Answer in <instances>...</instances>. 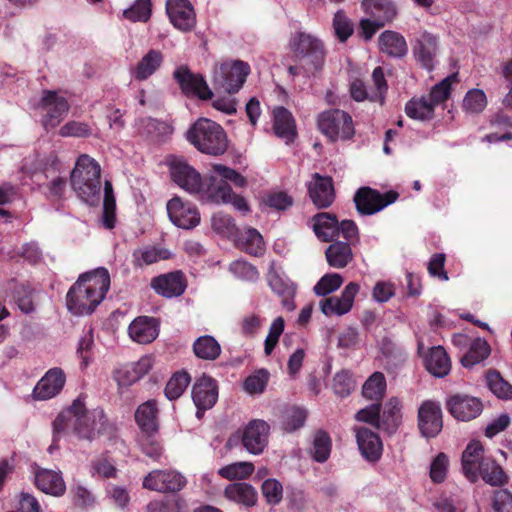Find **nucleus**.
Segmentation results:
<instances>
[{"label": "nucleus", "instance_id": "19", "mask_svg": "<svg viewBox=\"0 0 512 512\" xmlns=\"http://www.w3.org/2000/svg\"><path fill=\"white\" fill-rule=\"evenodd\" d=\"M446 408L457 420L470 421L481 414L483 404L481 400L476 397L455 394L447 399Z\"/></svg>", "mask_w": 512, "mask_h": 512}, {"label": "nucleus", "instance_id": "22", "mask_svg": "<svg viewBox=\"0 0 512 512\" xmlns=\"http://www.w3.org/2000/svg\"><path fill=\"white\" fill-rule=\"evenodd\" d=\"M308 194L318 209L330 207L335 200L332 177L322 176L319 173L313 174V179L308 185Z\"/></svg>", "mask_w": 512, "mask_h": 512}, {"label": "nucleus", "instance_id": "48", "mask_svg": "<svg viewBox=\"0 0 512 512\" xmlns=\"http://www.w3.org/2000/svg\"><path fill=\"white\" fill-rule=\"evenodd\" d=\"M332 440L324 430H317L314 434L311 457L318 463H324L330 457Z\"/></svg>", "mask_w": 512, "mask_h": 512}, {"label": "nucleus", "instance_id": "32", "mask_svg": "<svg viewBox=\"0 0 512 512\" xmlns=\"http://www.w3.org/2000/svg\"><path fill=\"white\" fill-rule=\"evenodd\" d=\"M358 241H332L325 251L329 266L337 269L346 267L353 260L351 245Z\"/></svg>", "mask_w": 512, "mask_h": 512}, {"label": "nucleus", "instance_id": "51", "mask_svg": "<svg viewBox=\"0 0 512 512\" xmlns=\"http://www.w3.org/2000/svg\"><path fill=\"white\" fill-rule=\"evenodd\" d=\"M401 422L400 406L397 399H390L380 415V427L389 433L395 432Z\"/></svg>", "mask_w": 512, "mask_h": 512}, {"label": "nucleus", "instance_id": "52", "mask_svg": "<svg viewBox=\"0 0 512 512\" xmlns=\"http://www.w3.org/2000/svg\"><path fill=\"white\" fill-rule=\"evenodd\" d=\"M191 377L186 371H180L173 374L166 384L164 393L169 400L178 399L186 390Z\"/></svg>", "mask_w": 512, "mask_h": 512}, {"label": "nucleus", "instance_id": "49", "mask_svg": "<svg viewBox=\"0 0 512 512\" xmlns=\"http://www.w3.org/2000/svg\"><path fill=\"white\" fill-rule=\"evenodd\" d=\"M144 131L151 140L161 143L170 138L174 127L169 122L149 118L144 124Z\"/></svg>", "mask_w": 512, "mask_h": 512}, {"label": "nucleus", "instance_id": "17", "mask_svg": "<svg viewBox=\"0 0 512 512\" xmlns=\"http://www.w3.org/2000/svg\"><path fill=\"white\" fill-rule=\"evenodd\" d=\"M167 213L171 222L182 229H193L200 223V213L195 205L174 196L167 203Z\"/></svg>", "mask_w": 512, "mask_h": 512}, {"label": "nucleus", "instance_id": "47", "mask_svg": "<svg viewBox=\"0 0 512 512\" xmlns=\"http://www.w3.org/2000/svg\"><path fill=\"white\" fill-rule=\"evenodd\" d=\"M38 292L30 284H20L14 288L13 297L18 308L25 314L36 310L35 298Z\"/></svg>", "mask_w": 512, "mask_h": 512}, {"label": "nucleus", "instance_id": "2", "mask_svg": "<svg viewBox=\"0 0 512 512\" xmlns=\"http://www.w3.org/2000/svg\"><path fill=\"white\" fill-rule=\"evenodd\" d=\"M110 287L105 268L81 274L66 295L67 309L74 315L91 314L103 301Z\"/></svg>", "mask_w": 512, "mask_h": 512}, {"label": "nucleus", "instance_id": "42", "mask_svg": "<svg viewBox=\"0 0 512 512\" xmlns=\"http://www.w3.org/2000/svg\"><path fill=\"white\" fill-rule=\"evenodd\" d=\"M193 352L199 359L213 361L220 356L221 346L213 336L204 335L194 341Z\"/></svg>", "mask_w": 512, "mask_h": 512}, {"label": "nucleus", "instance_id": "34", "mask_svg": "<svg viewBox=\"0 0 512 512\" xmlns=\"http://www.w3.org/2000/svg\"><path fill=\"white\" fill-rule=\"evenodd\" d=\"M135 420L144 434L154 435L158 431V407L155 400L142 403L135 412Z\"/></svg>", "mask_w": 512, "mask_h": 512}, {"label": "nucleus", "instance_id": "4", "mask_svg": "<svg viewBox=\"0 0 512 512\" xmlns=\"http://www.w3.org/2000/svg\"><path fill=\"white\" fill-rule=\"evenodd\" d=\"M101 168L98 162L87 154L80 155L71 172V186L85 203L93 206L99 203L101 193Z\"/></svg>", "mask_w": 512, "mask_h": 512}, {"label": "nucleus", "instance_id": "18", "mask_svg": "<svg viewBox=\"0 0 512 512\" xmlns=\"http://www.w3.org/2000/svg\"><path fill=\"white\" fill-rule=\"evenodd\" d=\"M40 105L46 110L43 120L46 129L55 128L64 119L70 108L67 99L52 90L43 91Z\"/></svg>", "mask_w": 512, "mask_h": 512}, {"label": "nucleus", "instance_id": "58", "mask_svg": "<svg viewBox=\"0 0 512 512\" xmlns=\"http://www.w3.org/2000/svg\"><path fill=\"white\" fill-rule=\"evenodd\" d=\"M355 386L356 383L353 378V374L348 370L337 372L333 377V391L337 396L341 398L349 396L355 389Z\"/></svg>", "mask_w": 512, "mask_h": 512}, {"label": "nucleus", "instance_id": "14", "mask_svg": "<svg viewBox=\"0 0 512 512\" xmlns=\"http://www.w3.org/2000/svg\"><path fill=\"white\" fill-rule=\"evenodd\" d=\"M187 484L186 478L175 470H153L145 476L143 487L148 490L175 493Z\"/></svg>", "mask_w": 512, "mask_h": 512}, {"label": "nucleus", "instance_id": "43", "mask_svg": "<svg viewBox=\"0 0 512 512\" xmlns=\"http://www.w3.org/2000/svg\"><path fill=\"white\" fill-rule=\"evenodd\" d=\"M491 353V348L488 342L482 338L474 339L467 352L461 357V364L468 368L481 363Z\"/></svg>", "mask_w": 512, "mask_h": 512}, {"label": "nucleus", "instance_id": "57", "mask_svg": "<svg viewBox=\"0 0 512 512\" xmlns=\"http://www.w3.org/2000/svg\"><path fill=\"white\" fill-rule=\"evenodd\" d=\"M254 472V465L251 462H235L222 467L219 475L228 480L246 479Z\"/></svg>", "mask_w": 512, "mask_h": 512}, {"label": "nucleus", "instance_id": "59", "mask_svg": "<svg viewBox=\"0 0 512 512\" xmlns=\"http://www.w3.org/2000/svg\"><path fill=\"white\" fill-rule=\"evenodd\" d=\"M456 80V75H451L446 78H444L441 82L435 84L429 95L428 100L433 103V106L435 107L438 104H441L445 102L451 94V85L452 82Z\"/></svg>", "mask_w": 512, "mask_h": 512}, {"label": "nucleus", "instance_id": "39", "mask_svg": "<svg viewBox=\"0 0 512 512\" xmlns=\"http://www.w3.org/2000/svg\"><path fill=\"white\" fill-rule=\"evenodd\" d=\"M163 54L156 49H150L138 62L133 71L135 79L143 81L154 74L163 63Z\"/></svg>", "mask_w": 512, "mask_h": 512}, {"label": "nucleus", "instance_id": "5", "mask_svg": "<svg viewBox=\"0 0 512 512\" xmlns=\"http://www.w3.org/2000/svg\"><path fill=\"white\" fill-rule=\"evenodd\" d=\"M186 139L201 153L212 156L222 155L228 148L227 135L222 126L207 118H200L192 124Z\"/></svg>", "mask_w": 512, "mask_h": 512}, {"label": "nucleus", "instance_id": "46", "mask_svg": "<svg viewBox=\"0 0 512 512\" xmlns=\"http://www.w3.org/2000/svg\"><path fill=\"white\" fill-rule=\"evenodd\" d=\"M307 410L298 406L287 407L281 415V428L288 432H294L305 425Z\"/></svg>", "mask_w": 512, "mask_h": 512}, {"label": "nucleus", "instance_id": "40", "mask_svg": "<svg viewBox=\"0 0 512 512\" xmlns=\"http://www.w3.org/2000/svg\"><path fill=\"white\" fill-rule=\"evenodd\" d=\"M491 486L501 487L508 483L509 477L503 468L491 457L482 462L478 477Z\"/></svg>", "mask_w": 512, "mask_h": 512}, {"label": "nucleus", "instance_id": "62", "mask_svg": "<svg viewBox=\"0 0 512 512\" xmlns=\"http://www.w3.org/2000/svg\"><path fill=\"white\" fill-rule=\"evenodd\" d=\"M343 282L340 274H325L314 286V292L319 296H326L337 290Z\"/></svg>", "mask_w": 512, "mask_h": 512}, {"label": "nucleus", "instance_id": "45", "mask_svg": "<svg viewBox=\"0 0 512 512\" xmlns=\"http://www.w3.org/2000/svg\"><path fill=\"white\" fill-rule=\"evenodd\" d=\"M434 109L433 103L424 96L418 99H411L405 106V112L408 117L421 121L431 120L434 117Z\"/></svg>", "mask_w": 512, "mask_h": 512}, {"label": "nucleus", "instance_id": "8", "mask_svg": "<svg viewBox=\"0 0 512 512\" xmlns=\"http://www.w3.org/2000/svg\"><path fill=\"white\" fill-rule=\"evenodd\" d=\"M249 73L250 66L244 61L224 62L214 71V88L228 94H235L242 88Z\"/></svg>", "mask_w": 512, "mask_h": 512}, {"label": "nucleus", "instance_id": "30", "mask_svg": "<svg viewBox=\"0 0 512 512\" xmlns=\"http://www.w3.org/2000/svg\"><path fill=\"white\" fill-rule=\"evenodd\" d=\"M379 51L387 57L401 59L408 54L405 37L394 30H385L378 37Z\"/></svg>", "mask_w": 512, "mask_h": 512}, {"label": "nucleus", "instance_id": "29", "mask_svg": "<svg viewBox=\"0 0 512 512\" xmlns=\"http://www.w3.org/2000/svg\"><path fill=\"white\" fill-rule=\"evenodd\" d=\"M437 50L438 41L436 36L426 31L419 35L413 45L415 58L427 70L433 69Z\"/></svg>", "mask_w": 512, "mask_h": 512}, {"label": "nucleus", "instance_id": "36", "mask_svg": "<svg viewBox=\"0 0 512 512\" xmlns=\"http://www.w3.org/2000/svg\"><path fill=\"white\" fill-rule=\"evenodd\" d=\"M273 130L275 134L290 143L296 137V126L291 112L285 107H277L274 110Z\"/></svg>", "mask_w": 512, "mask_h": 512}, {"label": "nucleus", "instance_id": "28", "mask_svg": "<svg viewBox=\"0 0 512 512\" xmlns=\"http://www.w3.org/2000/svg\"><path fill=\"white\" fill-rule=\"evenodd\" d=\"M152 365V358L143 356L137 362L125 364L117 369L114 378L120 386H130L146 375Z\"/></svg>", "mask_w": 512, "mask_h": 512}, {"label": "nucleus", "instance_id": "56", "mask_svg": "<svg viewBox=\"0 0 512 512\" xmlns=\"http://www.w3.org/2000/svg\"><path fill=\"white\" fill-rule=\"evenodd\" d=\"M211 225L213 230L223 237L234 238L238 236V228L230 215L223 213L214 214Z\"/></svg>", "mask_w": 512, "mask_h": 512}, {"label": "nucleus", "instance_id": "12", "mask_svg": "<svg viewBox=\"0 0 512 512\" xmlns=\"http://www.w3.org/2000/svg\"><path fill=\"white\" fill-rule=\"evenodd\" d=\"M207 202L212 203H230L235 209L246 214L250 211L249 205L244 197L233 192L229 183L224 180H217V177L210 176V180L205 191Z\"/></svg>", "mask_w": 512, "mask_h": 512}, {"label": "nucleus", "instance_id": "25", "mask_svg": "<svg viewBox=\"0 0 512 512\" xmlns=\"http://www.w3.org/2000/svg\"><path fill=\"white\" fill-rule=\"evenodd\" d=\"M488 458L484 455V447L479 441L470 442L463 451L461 458L462 471L465 477L473 483L476 482L482 462Z\"/></svg>", "mask_w": 512, "mask_h": 512}, {"label": "nucleus", "instance_id": "35", "mask_svg": "<svg viewBox=\"0 0 512 512\" xmlns=\"http://www.w3.org/2000/svg\"><path fill=\"white\" fill-rule=\"evenodd\" d=\"M35 484L38 489L53 496L63 495L66 489L62 476L55 471L47 469L39 470L36 473Z\"/></svg>", "mask_w": 512, "mask_h": 512}, {"label": "nucleus", "instance_id": "55", "mask_svg": "<svg viewBox=\"0 0 512 512\" xmlns=\"http://www.w3.org/2000/svg\"><path fill=\"white\" fill-rule=\"evenodd\" d=\"M151 14V0H136L131 7L123 11L124 18L131 22H147Z\"/></svg>", "mask_w": 512, "mask_h": 512}, {"label": "nucleus", "instance_id": "3", "mask_svg": "<svg viewBox=\"0 0 512 512\" xmlns=\"http://www.w3.org/2000/svg\"><path fill=\"white\" fill-rule=\"evenodd\" d=\"M288 45L296 62L287 69L291 77H312L322 72L327 49L319 37L304 31H296L291 35Z\"/></svg>", "mask_w": 512, "mask_h": 512}, {"label": "nucleus", "instance_id": "9", "mask_svg": "<svg viewBox=\"0 0 512 512\" xmlns=\"http://www.w3.org/2000/svg\"><path fill=\"white\" fill-rule=\"evenodd\" d=\"M317 125L319 130L331 141L339 138L348 140L354 135L352 117L340 109H329L318 116Z\"/></svg>", "mask_w": 512, "mask_h": 512}, {"label": "nucleus", "instance_id": "24", "mask_svg": "<svg viewBox=\"0 0 512 512\" xmlns=\"http://www.w3.org/2000/svg\"><path fill=\"white\" fill-rule=\"evenodd\" d=\"M66 377L61 368H51L33 389V398L48 400L58 395L65 385Z\"/></svg>", "mask_w": 512, "mask_h": 512}, {"label": "nucleus", "instance_id": "23", "mask_svg": "<svg viewBox=\"0 0 512 512\" xmlns=\"http://www.w3.org/2000/svg\"><path fill=\"white\" fill-rule=\"evenodd\" d=\"M359 291V285L350 282L342 291L341 296H331L320 301L321 311L326 316L343 315L352 308L354 298Z\"/></svg>", "mask_w": 512, "mask_h": 512}, {"label": "nucleus", "instance_id": "50", "mask_svg": "<svg viewBox=\"0 0 512 512\" xmlns=\"http://www.w3.org/2000/svg\"><path fill=\"white\" fill-rule=\"evenodd\" d=\"M386 391V379L382 372H374L364 383L362 394L365 398L379 401Z\"/></svg>", "mask_w": 512, "mask_h": 512}, {"label": "nucleus", "instance_id": "7", "mask_svg": "<svg viewBox=\"0 0 512 512\" xmlns=\"http://www.w3.org/2000/svg\"><path fill=\"white\" fill-rule=\"evenodd\" d=\"M169 171L175 184L191 195H199L206 201L205 191L210 177L203 179L201 174L182 158H174L169 162Z\"/></svg>", "mask_w": 512, "mask_h": 512}, {"label": "nucleus", "instance_id": "13", "mask_svg": "<svg viewBox=\"0 0 512 512\" xmlns=\"http://www.w3.org/2000/svg\"><path fill=\"white\" fill-rule=\"evenodd\" d=\"M372 81L374 88L370 90L367 89L362 80L355 79L352 81L350 84L351 97L358 102L368 99L372 102H380V104H383L388 85L382 67L378 66L373 70Z\"/></svg>", "mask_w": 512, "mask_h": 512}, {"label": "nucleus", "instance_id": "6", "mask_svg": "<svg viewBox=\"0 0 512 512\" xmlns=\"http://www.w3.org/2000/svg\"><path fill=\"white\" fill-rule=\"evenodd\" d=\"M313 231L323 242H332L343 237L347 241H359V230L352 220L338 221L333 213L320 212L313 216Z\"/></svg>", "mask_w": 512, "mask_h": 512}, {"label": "nucleus", "instance_id": "64", "mask_svg": "<svg viewBox=\"0 0 512 512\" xmlns=\"http://www.w3.org/2000/svg\"><path fill=\"white\" fill-rule=\"evenodd\" d=\"M229 270L238 278L247 281H254L259 277L256 267L244 260L233 261L229 266Z\"/></svg>", "mask_w": 512, "mask_h": 512}, {"label": "nucleus", "instance_id": "26", "mask_svg": "<svg viewBox=\"0 0 512 512\" xmlns=\"http://www.w3.org/2000/svg\"><path fill=\"white\" fill-rule=\"evenodd\" d=\"M192 399L195 406L212 408L218 399L217 381L207 375L198 378L192 388Z\"/></svg>", "mask_w": 512, "mask_h": 512}, {"label": "nucleus", "instance_id": "61", "mask_svg": "<svg viewBox=\"0 0 512 512\" xmlns=\"http://www.w3.org/2000/svg\"><path fill=\"white\" fill-rule=\"evenodd\" d=\"M333 28L337 39L345 42L353 34V25L343 11H337L333 18Z\"/></svg>", "mask_w": 512, "mask_h": 512}, {"label": "nucleus", "instance_id": "33", "mask_svg": "<svg viewBox=\"0 0 512 512\" xmlns=\"http://www.w3.org/2000/svg\"><path fill=\"white\" fill-rule=\"evenodd\" d=\"M361 6L369 18L386 24L396 17V7L391 0H362Z\"/></svg>", "mask_w": 512, "mask_h": 512}, {"label": "nucleus", "instance_id": "41", "mask_svg": "<svg viewBox=\"0 0 512 512\" xmlns=\"http://www.w3.org/2000/svg\"><path fill=\"white\" fill-rule=\"evenodd\" d=\"M133 265L142 268L143 266L151 265L159 260H166L170 257L167 249L156 246H145L134 250Z\"/></svg>", "mask_w": 512, "mask_h": 512}, {"label": "nucleus", "instance_id": "60", "mask_svg": "<svg viewBox=\"0 0 512 512\" xmlns=\"http://www.w3.org/2000/svg\"><path fill=\"white\" fill-rule=\"evenodd\" d=\"M487 105L484 91L480 89L469 90L463 100V108L470 113H480Z\"/></svg>", "mask_w": 512, "mask_h": 512}, {"label": "nucleus", "instance_id": "20", "mask_svg": "<svg viewBox=\"0 0 512 512\" xmlns=\"http://www.w3.org/2000/svg\"><path fill=\"white\" fill-rule=\"evenodd\" d=\"M150 286L158 295L173 298L185 292L187 281L184 273L178 270L153 277Z\"/></svg>", "mask_w": 512, "mask_h": 512}, {"label": "nucleus", "instance_id": "1", "mask_svg": "<svg viewBox=\"0 0 512 512\" xmlns=\"http://www.w3.org/2000/svg\"><path fill=\"white\" fill-rule=\"evenodd\" d=\"M52 426L54 442L59 440L62 433H72L79 440L93 441L101 435L112 437L116 432L115 425L109 421L104 410H88L81 395L57 415Z\"/></svg>", "mask_w": 512, "mask_h": 512}, {"label": "nucleus", "instance_id": "16", "mask_svg": "<svg viewBox=\"0 0 512 512\" xmlns=\"http://www.w3.org/2000/svg\"><path fill=\"white\" fill-rule=\"evenodd\" d=\"M270 426L261 419L248 422L241 433V444L253 455L261 454L268 444Z\"/></svg>", "mask_w": 512, "mask_h": 512}, {"label": "nucleus", "instance_id": "15", "mask_svg": "<svg viewBox=\"0 0 512 512\" xmlns=\"http://www.w3.org/2000/svg\"><path fill=\"white\" fill-rule=\"evenodd\" d=\"M418 428L425 438L436 437L443 428V414L438 402L426 400L418 409Z\"/></svg>", "mask_w": 512, "mask_h": 512}, {"label": "nucleus", "instance_id": "44", "mask_svg": "<svg viewBox=\"0 0 512 512\" xmlns=\"http://www.w3.org/2000/svg\"><path fill=\"white\" fill-rule=\"evenodd\" d=\"M236 238L238 247L253 256H260L264 252L262 235L254 228L247 229Z\"/></svg>", "mask_w": 512, "mask_h": 512}, {"label": "nucleus", "instance_id": "11", "mask_svg": "<svg viewBox=\"0 0 512 512\" xmlns=\"http://www.w3.org/2000/svg\"><path fill=\"white\" fill-rule=\"evenodd\" d=\"M182 93L187 97H197L200 100H210L213 92L205 78L199 73H193L187 66H179L173 73Z\"/></svg>", "mask_w": 512, "mask_h": 512}, {"label": "nucleus", "instance_id": "37", "mask_svg": "<svg viewBox=\"0 0 512 512\" xmlns=\"http://www.w3.org/2000/svg\"><path fill=\"white\" fill-rule=\"evenodd\" d=\"M424 364L428 372L439 378L446 376L451 369L450 358L442 346L432 347Z\"/></svg>", "mask_w": 512, "mask_h": 512}, {"label": "nucleus", "instance_id": "27", "mask_svg": "<svg viewBox=\"0 0 512 512\" xmlns=\"http://www.w3.org/2000/svg\"><path fill=\"white\" fill-rule=\"evenodd\" d=\"M356 440L362 456L369 462H377L383 451L382 441L379 435L369 428L356 429Z\"/></svg>", "mask_w": 512, "mask_h": 512}, {"label": "nucleus", "instance_id": "63", "mask_svg": "<svg viewBox=\"0 0 512 512\" xmlns=\"http://www.w3.org/2000/svg\"><path fill=\"white\" fill-rule=\"evenodd\" d=\"M92 127L85 122L80 121H69L64 124L60 130L59 134L62 137H78V138H87L92 135Z\"/></svg>", "mask_w": 512, "mask_h": 512}, {"label": "nucleus", "instance_id": "53", "mask_svg": "<svg viewBox=\"0 0 512 512\" xmlns=\"http://www.w3.org/2000/svg\"><path fill=\"white\" fill-rule=\"evenodd\" d=\"M269 286L273 292L282 297V305L288 311L294 310L295 289L291 285L285 283L278 275H273L269 278Z\"/></svg>", "mask_w": 512, "mask_h": 512}, {"label": "nucleus", "instance_id": "54", "mask_svg": "<svg viewBox=\"0 0 512 512\" xmlns=\"http://www.w3.org/2000/svg\"><path fill=\"white\" fill-rule=\"evenodd\" d=\"M486 381L490 391L498 398H512V385L505 381L498 371H488L486 375Z\"/></svg>", "mask_w": 512, "mask_h": 512}, {"label": "nucleus", "instance_id": "10", "mask_svg": "<svg viewBox=\"0 0 512 512\" xmlns=\"http://www.w3.org/2000/svg\"><path fill=\"white\" fill-rule=\"evenodd\" d=\"M398 198L399 193L397 191L389 190L385 193H380L376 189L364 186L355 192L353 201L357 212L360 215L368 216L376 214L394 203Z\"/></svg>", "mask_w": 512, "mask_h": 512}, {"label": "nucleus", "instance_id": "38", "mask_svg": "<svg viewBox=\"0 0 512 512\" xmlns=\"http://www.w3.org/2000/svg\"><path fill=\"white\" fill-rule=\"evenodd\" d=\"M224 495L227 499L247 507H252L257 502V492L255 488L245 482L229 484L224 490Z\"/></svg>", "mask_w": 512, "mask_h": 512}, {"label": "nucleus", "instance_id": "21", "mask_svg": "<svg viewBox=\"0 0 512 512\" xmlns=\"http://www.w3.org/2000/svg\"><path fill=\"white\" fill-rule=\"evenodd\" d=\"M166 11L176 29L190 32L195 27L196 14L189 0H168Z\"/></svg>", "mask_w": 512, "mask_h": 512}, {"label": "nucleus", "instance_id": "31", "mask_svg": "<svg viewBox=\"0 0 512 512\" xmlns=\"http://www.w3.org/2000/svg\"><path fill=\"white\" fill-rule=\"evenodd\" d=\"M158 326V321L155 318L140 316L129 325V336L139 344L151 343L158 336Z\"/></svg>", "mask_w": 512, "mask_h": 512}]
</instances>
